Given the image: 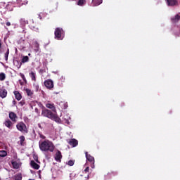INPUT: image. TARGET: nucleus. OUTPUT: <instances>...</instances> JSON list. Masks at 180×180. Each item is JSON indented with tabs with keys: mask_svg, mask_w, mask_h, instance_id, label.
<instances>
[{
	"mask_svg": "<svg viewBox=\"0 0 180 180\" xmlns=\"http://www.w3.org/2000/svg\"><path fill=\"white\" fill-rule=\"evenodd\" d=\"M39 146L41 151H50V153H53L55 149L53 142L50 141L49 140L39 141Z\"/></svg>",
	"mask_w": 180,
	"mask_h": 180,
	"instance_id": "f257e3e1",
	"label": "nucleus"
},
{
	"mask_svg": "<svg viewBox=\"0 0 180 180\" xmlns=\"http://www.w3.org/2000/svg\"><path fill=\"white\" fill-rule=\"evenodd\" d=\"M38 105L41 108L43 109L41 115L44 117L55 120L56 122L60 120L58 116L56 115V112L53 113L51 110L46 109L41 103H38Z\"/></svg>",
	"mask_w": 180,
	"mask_h": 180,
	"instance_id": "f03ea898",
	"label": "nucleus"
},
{
	"mask_svg": "<svg viewBox=\"0 0 180 180\" xmlns=\"http://www.w3.org/2000/svg\"><path fill=\"white\" fill-rule=\"evenodd\" d=\"M55 39L56 40H63V36L64 34V30L63 28L57 27L55 30Z\"/></svg>",
	"mask_w": 180,
	"mask_h": 180,
	"instance_id": "7ed1b4c3",
	"label": "nucleus"
},
{
	"mask_svg": "<svg viewBox=\"0 0 180 180\" xmlns=\"http://www.w3.org/2000/svg\"><path fill=\"white\" fill-rule=\"evenodd\" d=\"M17 129L20 131H21L22 134H27L28 133V129L22 122H19L16 125Z\"/></svg>",
	"mask_w": 180,
	"mask_h": 180,
	"instance_id": "20e7f679",
	"label": "nucleus"
},
{
	"mask_svg": "<svg viewBox=\"0 0 180 180\" xmlns=\"http://www.w3.org/2000/svg\"><path fill=\"white\" fill-rule=\"evenodd\" d=\"M85 156H86V160L91 163V165H90L91 168L94 169L95 168V158H94V157L89 155L88 153V152H85Z\"/></svg>",
	"mask_w": 180,
	"mask_h": 180,
	"instance_id": "39448f33",
	"label": "nucleus"
},
{
	"mask_svg": "<svg viewBox=\"0 0 180 180\" xmlns=\"http://www.w3.org/2000/svg\"><path fill=\"white\" fill-rule=\"evenodd\" d=\"M44 85L48 89H52L54 87L53 81L50 79L45 80Z\"/></svg>",
	"mask_w": 180,
	"mask_h": 180,
	"instance_id": "423d86ee",
	"label": "nucleus"
},
{
	"mask_svg": "<svg viewBox=\"0 0 180 180\" xmlns=\"http://www.w3.org/2000/svg\"><path fill=\"white\" fill-rule=\"evenodd\" d=\"M30 22H32V23H30L31 28L34 30L35 31H38L39 30V23L37 22L34 19L30 20Z\"/></svg>",
	"mask_w": 180,
	"mask_h": 180,
	"instance_id": "0eeeda50",
	"label": "nucleus"
},
{
	"mask_svg": "<svg viewBox=\"0 0 180 180\" xmlns=\"http://www.w3.org/2000/svg\"><path fill=\"white\" fill-rule=\"evenodd\" d=\"M9 118L11 120L13 123H16L18 122V115L13 112L9 113Z\"/></svg>",
	"mask_w": 180,
	"mask_h": 180,
	"instance_id": "6e6552de",
	"label": "nucleus"
},
{
	"mask_svg": "<svg viewBox=\"0 0 180 180\" xmlns=\"http://www.w3.org/2000/svg\"><path fill=\"white\" fill-rule=\"evenodd\" d=\"M7 96H8V91H7L6 89L1 88L0 89V97L1 98H5L7 97Z\"/></svg>",
	"mask_w": 180,
	"mask_h": 180,
	"instance_id": "1a4fd4ad",
	"label": "nucleus"
},
{
	"mask_svg": "<svg viewBox=\"0 0 180 180\" xmlns=\"http://www.w3.org/2000/svg\"><path fill=\"white\" fill-rule=\"evenodd\" d=\"M68 143H69V146H71L72 148L77 147V146H78V141L75 139L69 140Z\"/></svg>",
	"mask_w": 180,
	"mask_h": 180,
	"instance_id": "9d476101",
	"label": "nucleus"
},
{
	"mask_svg": "<svg viewBox=\"0 0 180 180\" xmlns=\"http://www.w3.org/2000/svg\"><path fill=\"white\" fill-rule=\"evenodd\" d=\"M167 4L169 6H178V1L177 0H166Z\"/></svg>",
	"mask_w": 180,
	"mask_h": 180,
	"instance_id": "9b49d317",
	"label": "nucleus"
},
{
	"mask_svg": "<svg viewBox=\"0 0 180 180\" xmlns=\"http://www.w3.org/2000/svg\"><path fill=\"white\" fill-rule=\"evenodd\" d=\"M4 124L10 129H12V127L13 126V122L9 120H6Z\"/></svg>",
	"mask_w": 180,
	"mask_h": 180,
	"instance_id": "f8f14e48",
	"label": "nucleus"
},
{
	"mask_svg": "<svg viewBox=\"0 0 180 180\" xmlns=\"http://www.w3.org/2000/svg\"><path fill=\"white\" fill-rule=\"evenodd\" d=\"M30 165L31 167L36 170H38L40 167L39 165H38L37 163H36L34 160H31L30 162Z\"/></svg>",
	"mask_w": 180,
	"mask_h": 180,
	"instance_id": "ddd939ff",
	"label": "nucleus"
},
{
	"mask_svg": "<svg viewBox=\"0 0 180 180\" xmlns=\"http://www.w3.org/2000/svg\"><path fill=\"white\" fill-rule=\"evenodd\" d=\"M179 20H180V14H177V15H174V17L170 18V20H171L173 23H176V22H178Z\"/></svg>",
	"mask_w": 180,
	"mask_h": 180,
	"instance_id": "4468645a",
	"label": "nucleus"
},
{
	"mask_svg": "<svg viewBox=\"0 0 180 180\" xmlns=\"http://www.w3.org/2000/svg\"><path fill=\"white\" fill-rule=\"evenodd\" d=\"M62 158H63V156L61 155V152L60 150H58V152L56 154L55 160L56 161H58V162L59 161L60 162Z\"/></svg>",
	"mask_w": 180,
	"mask_h": 180,
	"instance_id": "2eb2a0df",
	"label": "nucleus"
},
{
	"mask_svg": "<svg viewBox=\"0 0 180 180\" xmlns=\"http://www.w3.org/2000/svg\"><path fill=\"white\" fill-rule=\"evenodd\" d=\"M46 108H48L52 110V111H53V112L56 113V108L54 104H52V103H47V104L46 105Z\"/></svg>",
	"mask_w": 180,
	"mask_h": 180,
	"instance_id": "dca6fc26",
	"label": "nucleus"
},
{
	"mask_svg": "<svg viewBox=\"0 0 180 180\" xmlns=\"http://www.w3.org/2000/svg\"><path fill=\"white\" fill-rule=\"evenodd\" d=\"M11 165L14 169H18L20 167V164L16 161H12Z\"/></svg>",
	"mask_w": 180,
	"mask_h": 180,
	"instance_id": "f3484780",
	"label": "nucleus"
},
{
	"mask_svg": "<svg viewBox=\"0 0 180 180\" xmlns=\"http://www.w3.org/2000/svg\"><path fill=\"white\" fill-rule=\"evenodd\" d=\"M13 180H22V173H17L15 174L13 177Z\"/></svg>",
	"mask_w": 180,
	"mask_h": 180,
	"instance_id": "a211bd4d",
	"label": "nucleus"
},
{
	"mask_svg": "<svg viewBox=\"0 0 180 180\" xmlns=\"http://www.w3.org/2000/svg\"><path fill=\"white\" fill-rule=\"evenodd\" d=\"M14 95H15V98L17 101H20L22 98V96L20 94V93H19V91H16L13 92Z\"/></svg>",
	"mask_w": 180,
	"mask_h": 180,
	"instance_id": "6ab92c4d",
	"label": "nucleus"
},
{
	"mask_svg": "<svg viewBox=\"0 0 180 180\" xmlns=\"http://www.w3.org/2000/svg\"><path fill=\"white\" fill-rule=\"evenodd\" d=\"M30 77H31L32 80L34 82L37 81V76H36V73L33 71H31V72H30Z\"/></svg>",
	"mask_w": 180,
	"mask_h": 180,
	"instance_id": "aec40b11",
	"label": "nucleus"
},
{
	"mask_svg": "<svg viewBox=\"0 0 180 180\" xmlns=\"http://www.w3.org/2000/svg\"><path fill=\"white\" fill-rule=\"evenodd\" d=\"M103 3V0H92V4L94 6H99Z\"/></svg>",
	"mask_w": 180,
	"mask_h": 180,
	"instance_id": "412c9836",
	"label": "nucleus"
},
{
	"mask_svg": "<svg viewBox=\"0 0 180 180\" xmlns=\"http://www.w3.org/2000/svg\"><path fill=\"white\" fill-rule=\"evenodd\" d=\"M8 155V152L6 150H0V157L6 158Z\"/></svg>",
	"mask_w": 180,
	"mask_h": 180,
	"instance_id": "4be33fe9",
	"label": "nucleus"
},
{
	"mask_svg": "<svg viewBox=\"0 0 180 180\" xmlns=\"http://www.w3.org/2000/svg\"><path fill=\"white\" fill-rule=\"evenodd\" d=\"M86 0H79L77 3V5L78 6H84V4H86Z\"/></svg>",
	"mask_w": 180,
	"mask_h": 180,
	"instance_id": "5701e85b",
	"label": "nucleus"
},
{
	"mask_svg": "<svg viewBox=\"0 0 180 180\" xmlns=\"http://www.w3.org/2000/svg\"><path fill=\"white\" fill-rule=\"evenodd\" d=\"M20 22L22 25H25L26 24H28V21L26 20L25 18H21L20 20Z\"/></svg>",
	"mask_w": 180,
	"mask_h": 180,
	"instance_id": "b1692460",
	"label": "nucleus"
},
{
	"mask_svg": "<svg viewBox=\"0 0 180 180\" xmlns=\"http://www.w3.org/2000/svg\"><path fill=\"white\" fill-rule=\"evenodd\" d=\"M29 61V57L27 56H23L22 58V63H25Z\"/></svg>",
	"mask_w": 180,
	"mask_h": 180,
	"instance_id": "393cba45",
	"label": "nucleus"
},
{
	"mask_svg": "<svg viewBox=\"0 0 180 180\" xmlns=\"http://www.w3.org/2000/svg\"><path fill=\"white\" fill-rule=\"evenodd\" d=\"M6 78V74L4 72L0 73V81H4Z\"/></svg>",
	"mask_w": 180,
	"mask_h": 180,
	"instance_id": "a878e982",
	"label": "nucleus"
},
{
	"mask_svg": "<svg viewBox=\"0 0 180 180\" xmlns=\"http://www.w3.org/2000/svg\"><path fill=\"white\" fill-rule=\"evenodd\" d=\"M19 139H20V146H23V142L25 140V136H20Z\"/></svg>",
	"mask_w": 180,
	"mask_h": 180,
	"instance_id": "bb28decb",
	"label": "nucleus"
},
{
	"mask_svg": "<svg viewBox=\"0 0 180 180\" xmlns=\"http://www.w3.org/2000/svg\"><path fill=\"white\" fill-rule=\"evenodd\" d=\"M5 60L6 61L8 60V56H9V49H7V51L4 54Z\"/></svg>",
	"mask_w": 180,
	"mask_h": 180,
	"instance_id": "cd10ccee",
	"label": "nucleus"
},
{
	"mask_svg": "<svg viewBox=\"0 0 180 180\" xmlns=\"http://www.w3.org/2000/svg\"><path fill=\"white\" fill-rule=\"evenodd\" d=\"M25 91L28 96H32L33 95L32 90H30V89H26Z\"/></svg>",
	"mask_w": 180,
	"mask_h": 180,
	"instance_id": "c85d7f7f",
	"label": "nucleus"
},
{
	"mask_svg": "<svg viewBox=\"0 0 180 180\" xmlns=\"http://www.w3.org/2000/svg\"><path fill=\"white\" fill-rule=\"evenodd\" d=\"M74 165H75L74 160H69V162H68V165H69L70 167H72V166H74Z\"/></svg>",
	"mask_w": 180,
	"mask_h": 180,
	"instance_id": "c756f323",
	"label": "nucleus"
},
{
	"mask_svg": "<svg viewBox=\"0 0 180 180\" xmlns=\"http://www.w3.org/2000/svg\"><path fill=\"white\" fill-rule=\"evenodd\" d=\"M6 7L8 10H9V11H13V8H12V5L11 4H8Z\"/></svg>",
	"mask_w": 180,
	"mask_h": 180,
	"instance_id": "7c9ffc66",
	"label": "nucleus"
},
{
	"mask_svg": "<svg viewBox=\"0 0 180 180\" xmlns=\"http://www.w3.org/2000/svg\"><path fill=\"white\" fill-rule=\"evenodd\" d=\"M20 75L21 78L22 79V80L24 81V82L27 83V80H26L25 75L22 73H20Z\"/></svg>",
	"mask_w": 180,
	"mask_h": 180,
	"instance_id": "2f4dec72",
	"label": "nucleus"
},
{
	"mask_svg": "<svg viewBox=\"0 0 180 180\" xmlns=\"http://www.w3.org/2000/svg\"><path fill=\"white\" fill-rule=\"evenodd\" d=\"M4 8H6V3H0V10Z\"/></svg>",
	"mask_w": 180,
	"mask_h": 180,
	"instance_id": "473e14b6",
	"label": "nucleus"
},
{
	"mask_svg": "<svg viewBox=\"0 0 180 180\" xmlns=\"http://www.w3.org/2000/svg\"><path fill=\"white\" fill-rule=\"evenodd\" d=\"M84 172L85 173L89 172V167H86L84 169Z\"/></svg>",
	"mask_w": 180,
	"mask_h": 180,
	"instance_id": "72a5a7b5",
	"label": "nucleus"
},
{
	"mask_svg": "<svg viewBox=\"0 0 180 180\" xmlns=\"http://www.w3.org/2000/svg\"><path fill=\"white\" fill-rule=\"evenodd\" d=\"M19 104L21 105V106H23L25 104V101H22L19 103Z\"/></svg>",
	"mask_w": 180,
	"mask_h": 180,
	"instance_id": "f704fd0d",
	"label": "nucleus"
},
{
	"mask_svg": "<svg viewBox=\"0 0 180 180\" xmlns=\"http://www.w3.org/2000/svg\"><path fill=\"white\" fill-rule=\"evenodd\" d=\"M35 88H36V91H39V86L38 84L35 85Z\"/></svg>",
	"mask_w": 180,
	"mask_h": 180,
	"instance_id": "c9c22d12",
	"label": "nucleus"
},
{
	"mask_svg": "<svg viewBox=\"0 0 180 180\" xmlns=\"http://www.w3.org/2000/svg\"><path fill=\"white\" fill-rule=\"evenodd\" d=\"M1 48H2V44H1V41H0V53H2Z\"/></svg>",
	"mask_w": 180,
	"mask_h": 180,
	"instance_id": "e433bc0d",
	"label": "nucleus"
},
{
	"mask_svg": "<svg viewBox=\"0 0 180 180\" xmlns=\"http://www.w3.org/2000/svg\"><path fill=\"white\" fill-rule=\"evenodd\" d=\"M34 160L37 162H39L38 157H37V156H34Z\"/></svg>",
	"mask_w": 180,
	"mask_h": 180,
	"instance_id": "4c0bfd02",
	"label": "nucleus"
},
{
	"mask_svg": "<svg viewBox=\"0 0 180 180\" xmlns=\"http://www.w3.org/2000/svg\"><path fill=\"white\" fill-rule=\"evenodd\" d=\"M44 72H45V70H43V69H40V70H39V73L43 74V73H44Z\"/></svg>",
	"mask_w": 180,
	"mask_h": 180,
	"instance_id": "58836bf2",
	"label": "nucleus"
},
{
	"mask_svg": "<svg viewBox=\"0 0 180 180\" xmlns=\"http://www.w3.org/2000/svg\"><path fill=\"white\" fill-rule=\"evenodd\" d=\"M35 112L37 113L38 115L40 114V112L37 108H35Z\"/></svg>",
	"mask_w": 180,
	"mask_h": 180,
	"instance_id": "ea45409f",
	"label": "nucleus"
},
{
	"mask_svg": "<svg viewBox=\"0 0 180 180\" xmlns=\"http://www.w3.org/2000/svg\"><path fill=\"white\" fill-rule=\"evenodd\" d=\"M40 137H41V139H46V136H44V135H42V134L40 135Z\"/></svg>",
	"mask_w": 180,
	"mask_h": 180,
	"instance_id": "a19ab883",
	"label": "nucleus"
},
{
	"mask_svg": "<svg viewBox=\"0 0 180 180\" xmlns=\"http://www.w3.org/2000/svg\"><path fill=\"white\" fill-rule=\"evenodd\" d=\"M6 26H8V27L11 26V22H6Z\"/></svg>",
	"mask_w": 180,
	"mask_h": 180,
	"instance_id": "79ce46f5",
	"label": "nucleus"
},
{
	"mask_svg": "<svg viewBox=\"0 0 180 180\" xmlns=\"http://www.w3.org/2000/svg\"><path fill=\"white\" fill-rule=\"evenodd\" d=\"M28 4V1H26V2L22 3V5H26V4Z\"/></svg>",
	"mask_w": 180,
	"mask_h": 180,
	"instance_id": "37998d69",
	"label": "nucleus"
},
{
	"mask_svg": "<svg viewBox=\"0 0 180 180\" xmlns=\"http://www.w3.org/2000/svg\"><path fill=\"white\" fill-rule=\"evenodd\" d=\"M13 104L15 105H16V101H13Z\"/></svg>",
	"mask_w": 180,
	"mask_h": 180,
	"instance_id": "c03bdc74",
	"label": "nucleus"
},
{
	"mask_svg": "<svg viewBox=\"0 0 180 180\" xmlns=\"http://www.w3.org/2000/svg\"><path fill=\"white\" fill-rule=\"evenodd\" d=\"M39 18H40V20H41L42 19V18L39 15Z\"/></svg>",
	"mask_w": 180,
	"mask_h": 180,
	"instance_id": "a18cd8bd",
	"label": "nucleus"
},
{
	"mask_svg": "<svg viewBox=\"0 0 180 180\" xmlns=\"http://www.w3.org/2000/svg\"><path fill=\"white\" fill-rule=\"evenodd\" d=\"M111 174V173H108V175H110Z\"/></svg>",
	"mask_w": 180,
	"mask_h": 180,
	"instance_id": "49530a36",
	"label": "nucleus"
},
{
	"mask_svg": "<svg viewBox=\"0 0 180 180\" xmlns=\"http://www.w3.org/2000/svg\"><path fill=\"white\" fill-rule=\"evenodd\" d=\"M111 174H115V172H111Z\"/></svg>",
	"mask_w": 180,
	"mask_h": 180,
	"instance_id": "de8ad7c7",
	"label": "nucleus"
},
{
	"mask_svg": "<svg viewBox=\"0 0 180 180\" xmlns=\"http://www.w3.org/2000/svg\"><path fill=\"white\" fill-rule=\"evenodd\" d=\"M28 180H35V179H28Z\"/></svg>",
	"mask_w": 180,
	"mask_h": 180,
	"instance_id": "09e8293b",
	"label": "nucleus"
},
{
	"mask_svg": "<svg viewBox=\"0 0 180 180\" xmlns=\"http://www.w3.org/2000/svg\"><path fill=\"white\" fill-rule=\"evenodd\" d=\"M65 105H66V107H68V105H67V104H65Z\"/></svg>",
	"mask_w": 180,
	"mask_h": 180,
	"instance_id": "8fccbe9b",
	"label": "nucleus"
},
{
	"mask_svg": "<svg viewBox=\"0 0 180 180\" xmlns=\"http://www.w3.org/2000/svg\"><path fill=\"white\" fill-rule=\"evenodd\" d=\"M179 36H180V32L179 33Z\"/></svg>",
	"mask_w": 180,
	"mask_h": 180,
	"instance_id": "3c124183",
	"label": "nucleus"
},
{
	"mask_svg": "<svg viewBox=\"0 0 180 180\" xmlns=\"http://www.w3.org/2000/svg\"><path fill=\"white\" fill-rule=\"evenodd\" d=\"M0 41H1V39H0Z\"/></svg>",
	"mask_w": 180,
	"mask_h": 180,
	"instance_id": "603ef678",
	"label": "nucleus"
}]
</instances>
